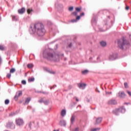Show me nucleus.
Listing matches in <instances>:
<instances>
[{"label": "nucleus", "instance_id": "1", "mask_svg": "<svg viewBox=\"0 0 131 131\" xmlns=\"http://www.w3.org/2000/svg\"><path fill=\"white\" fill-rule=\"evenodd\" d=\"M31 33L33 34L36 33L38 36H43L46 34V29L45 26L41 23H36L31 26Z\"/></svg>", "mask_w": 131, "mask_h": 131}, {"label": "nucleus", "instance_id": "2", "mask_svg": "<svg viewBox=\"0 0 131 131\" xmlns=\"http://www.w3.org/2000/svg\"><path fill=\"white\" fill-rule=\"evenodd\" d=\"M43 56L48 60H52L53 61H58L59 60V55H54L52 52L49 50L45 51L43 53Z\"/></svg>", "mask_w": 131, "mask_h": 131}, {"label": "nucleus", "instance_id": "3", "mask_svg": "<svg viewBox=\"0 0 131 131\" xmlns=\"http://www.w3.org/2000/svg\"><path fill=\"white\" fill-rule=\"evenodd\" d=\"M127 45V41L124 38L119 39L118 41V46L119 49L121 50H123L124 47Z\"/></svg>", "mask_w": 131, "mask_h": 131}, {"label": "nucleus", "instance_id": "4", "mask_svg": "<svg viewBox=\"0 0 131 131\" xmlns=\"http://www.w3.org/2000/svg\"><path fill=\"white\" fill-rule=\"evenodd\" d=\"M124 112H125V108H124L123 106H120L114 111V113L116 115H118L119 113H124Z\"/></svg>", "mask_w": 131, "mask_h": 131}, {"label": "nucleus", "instance_id": "5", "mask_svg": "<svg viewBox=\"0 0 131 131\" xmlns=\"http://www.w3.org/2000/svg\"><path fill=\"white\" fill-rule=\"evenodd\" d=\"M16 123L17 125H23L24 123V121L21 118H18L16 120Z\"/></svg>", "mask_w": 131, "mask_h": 131}, {"label": "nucleus", "instance_id": "6", "mask_svg": "<svg viewBox=\"0 0 131 131\" xmlns=\"http://www.w3.org/2000/svg\"><path fill=\"white\" fill-rule=\"evenodd\" d=\"M107 103L108 105H116L117 101L115 99H111L108 100Z\"/></svg>", "mask_w": 131, "mask_h": 131}, {"label": "nucleus", "instance_id": "7", "mask_svg": "<svg viewBox=\"0 0 131 131\" xmlns=\"http://www.w3.org/2000/svg\"><path fill=\"white\" fill-rule=\"evenodd\" d=\"M78 86L79 88V89H81L82 90H84V89H85V87L86 86V84L80 83L78 84Z\"/></svg>", "mask_w": 131, "mask_h": 131}, {"label": "nucleus", "instance_id": "8", "mask_svg": "<svg viewBox=\"0 0 131 131\" xmlns=\"http://www.w3.org/2000/svg\"><path fill=\"white\" fill-rule=\"evenodd\" d=\"M118 95L119 98H124V97H125V94L124 92H120L118 93Z\"/></svg>", "mask_w": 131, "mask_h": 131}, {"label": "nucleus", "instance_id": "9", "mask_svg": "<svg viewBox=\"0 0 131 131\" xmlns=\"http://www.w3.org/2000/svg\"><path fill=\"white\" fill-rule=\"evenodd\" d=\"M75 121V116L72 115L71 118V124H73Z\"/></svg>", "mask_w": 131, "mask_h": 131}, {"label": "nucleus", "instance_id": "10", "mask_svg": "<svg viewBox=\"0 0 131 131\" xmlns=\"http://www.w3.org/2000/svg\"><path fill=\"white\" fill-rule=\"evenodd\" d=\"M102 122V118H98L96 119L95 124H99V123H101Z\"/></svg>", "mask_w": 131, "mask_h": 131}, {"label": "nucleus", "instance_id": "11", "mask_svg": "<svg viewBox=\"0 0 131 131\" xmlns=\"http://www.w3.org/2000/svg\"><path fill=\"white\" fill-rule=\"evenodd\" d=\"M18 12L19 14H23L24 12H25V8H22L21 9H19L18 10Z\"/></svg>", "mask_w": 131, "mask_h": 131}, {"label": "nucleus", "instance_id": "12", "mask_svg": "<svg viewBox=\"0 0 131 131\" xmlns=\"http://www.w3.org/2000/svg\"><path fill=\"white\" fill-rule=\"evenodd\" d=\"M100 46H101V47H106L107 43L105 41H102L100 42Z\"/></svg>", "mask_w": 131, "mask_h": 131}, {"label": "nucleus", "instance_id": "13", "mask_svg": "<svg viewBox=\"0 0 131 131\" xmlns=\"http://www.w3.org/2000/svg\"><path fill=\"white\" fill-rule=\"evenodd\" d=\"M60 125H61V126H65V125H66V122H65V121H60Z\"/></svg>", "mask_w": 131, "mask_h": 131}, {"label": "nucleus", "instance_id": "14", "mask_svg": "<svg viewBox=\"0 0 131 131\" xmlns=\"http://www.w3.org/2000/svg\"><path fill=\"white\" fill-rule=\"evenodd\" d=\"M61 115L62 117H64V115H66V110H62L61 112Z\"/></svg>", "mask_w": 131, "mask_h": 131}, {"label": "nucleus", "instance_id": "15", "mask_svg": "<svg viewBox=\"0 0 131 131\" xmlns=\"http://www.w3.org/2000/svg\"><path fill=\"white\" fill-rule=\"evenodd\" d=\"M12 125H14V124L12 122H10L7 124V126L8 127H12Z\"/></svg>", "mask_w": 131, "mask_h": 131}, {"label": "nucleus", "instance_id": "16", "mask_svg": "<svg viewBox=\"0 0 131 131\" xmlns=\"http://www.w3.org/2000/svg\"><path fill=\"white\" fill-rule=\"evenodd\" d=\"M28 81H29V82H31L32 81H34V78H33V77H29L28 78Z\"/></svg>", "mask_w": 131, "mask_h": 131}, {"label": "nucleus", "instance_id": "17", "mask_svg": "<svg viewBox=\"0 0 131 131\" xmlns=\"http://www.w3.org/2000/svg\"><path fill=\"white\" fill-rule=\"evenodd\" d=\"M14 72H16V69H15V68H12L10 70V73H14Z\"/></svg>", "mask_w": 131, "mask_h": 131}, {"label": "nucleus", "instance_id": "18", "mask_svg": "<svg viewBox=\"0 0 131 131\" xmlns=\"http://www.w3.org/2000/svg\"><path fill=\"white\" fill-rule=\"evenodd\" d=\"M30 98H27L26 99V101H25V104H28V103H29V102H30Z\"/></svg>", "mask_w": 131, "mask_h": 131}, {"label": "nucleus", "instance_id": "19", "mask_svg": "<svg viewBox=\"0 0 131 131\" xmlns=\"http://www.w3.org/2000/svg\"><path fill=\"white\" fill-rule=\"evenodd\" d=\"M82 74H87V73H89V71L87 70H85L84 71H82Z\"/></svg>", "mask_w": 131, "mask_h": 131}, {"label": "nucleus", "instance_id": "20", "mask_svg": "<svg viewBox=\"0 0 131 131\" xmlns=\"http://www.w3.org/2000/svg\"><path fill=\"white\" fill-rule=\"evenodd\" d=\"M18 98H19V96H18V94H16L14 99L15 101H18Z\"/></svg>", "mask_w": 131, "mask_h": 131}, {"label": "nucleus", "instance_id": "21", "mask_svg": "<svg viewBox=\"0 0 131 131\" xmlns=\"http://www.w3.org/2000/svg\"><path fill=\"white\" fill-rule=\"evenodd\" d=\"M1 51H5V47L3 45H0Z\"/></svg>", "mask_w": 131, "mask_h": 131}, {"label": "nucleus", "instance_id": "22", "mask_svg": "<svg viewBox=\"0 0 131 131\" xmlns=\"http://www.w3.org/2000/svg\"><path fill=\"white\" fill-rule=\"evenodd\" d=\"M100 129H101V128H95L91 129V131H97V130H100Z\"/></svg>", "mask_w": 131, "mask_h": 131}, {"label": "nucleus", "instance_id": "23", "mask_svg": "<svg viewBox=\"0 0 131 131\" xmlns=\"http://www.w3.org/2000/svg\"><path fill=\"white\" fill-rule=\"evenodd\" d=\"M27 67H28V68H32V67H33V64H28V65H27Z\"/></svg>", "mask_w": 131, "mask_h": 131}, {"label": "nucleus", "instance_id": "24", "mask_svg": "<svg viewBox=\"0 0 131 131\" xmlns=\"http://www.w3.org/2000/svg\"><path fill=\"white\" fill-rule=\"evenodd\" d=\"M32 11H33L32 9H27L28 14H30V13H31V12H32Z\"/></svg>", "mask_w": 131, "mask_h": 131}, {"label": "nucleus", "instance_id": "25", "mask_svg": "<svg viewBox=\"0 0 131 131\" xmlns=\"http://www.w3.org/2000/svg\"><path fill=\"white\" fill-rule=\"evenodd\" d=\"M76 11L77 12H80V11H81V8L77 7L76 8Z\"/></svg>", "mask_w": 131, "mask_h": 131}, {"label": "nucleus", "instance_id": "26", "mask_svg": "<svg viewBox=\"0 0 131 131\" xmlns=\"http://www.w3.org/2000/svg\"><path fill=\"white\" fill-rule=\"evenodd\" d=\"M9 103H10V100H9L8 99H6L5 101V104L8 105V104H9Z\"/></svg>", "mask_w": 131, "mask_h": 131}, {"label": "nucleus", "instance_id": "27", "mask_svg": "<svg viewBox=\"0 0 131 131\" xmlns=\"http://www.w3.org/2000/svg\"><path fill=\"white\" fill-rule=\"evenodd\" d=\"M72 15H73V16H77V12L75 11L74 12H72Z\"/></svg>", "mask_w": 131, "mask_h": 131}, {"label": "nucleus", "instance_id": "28", "mask_svg": "<svg viewBox=\"0 0 131 131\" xmlns=\"http://www.w3.org/2000/svg\"><path fill=\"white\" fill-rule=\"evenodd\" d=\"M80 17H81L80 15V16H77L76 18V19L77 20V21H78V20L80 19Z\"/></svg>", "mask_w": 131, "mask_h": 131}, {"label": "nucleus", "instance_id": "29", "mask_svg": "<svg viewBox=\"0 0 131 131\" xmlns=\"http://www.w3.org/2000/svg\"><path fill=\"white\" fill-rule=\"evenodd\" d=\"M21 95H22V92L21 91H19L17 94V96H18V97L21 96Z\"/></svg>", "mask_w": 131, "mask_h": 131}, {"label": "nucleus", "instance_id": "30", "mask_svg": "<svg viewBox=\"0 0 131 131\" xmlns=\"http://www.w3.org/2000/svg\"><path fill=\"white\" fill-rule=\"evenodd\" d=\"M69 10L71 11H73V7H70L69 8Z\"/></svg>", "mask_w": 131, "mask_h": 131}, {"label": "nucleus", "instance_id": "31", "mask_svg": "<svg viewBox=\"0 0 131 131\" xmlns=\"http://www.w3.org/2000/svg\"><path fill=\"white\" fill-rule=\"evenodd\" d=\"M124 86H125V89H127L128 85H127V82L124 83Z\"/></svg>", "mask_w": 131, "mask_h": 131}, {"label": "nucleus", "instance_id": "32", "mask_svg": "<svg viewBox=\"0 0 131 131\" xmlns=\"http://www.w3.org/2000/svg\"><path fill=\"white\" fill-rule=\"evenodd\" d=\"M71 22L74 23L75 22H77V20L76 19H72L71 20Z\"/></svg>", "mask_w": 131, "mask_h": 131}, {"label": "nucleus", "instance_id": "33", "mask_svg": "<svg viewBox=\"0 0 131 131\" xmlns=\"http://www.w3.org/2000/svg\"><path fill=\"white\" fill-rule=\"evenodd\" d=\"M7 78H11V74H8L7 75Z\"/></svg>", "mask_w": 131, "mask_h": 131}, {"label": "nucleus", "instance_id": "34", "mask_svg": "<svg viewBox=\"0 0 131 131\" xmlns=\"http://www.w3.org/2000/svg\"><path fill=\"white\" fill-rule=\"evenodd\" d=\"M21 83L23 84H26V81H25V80L21 81Z\"/></svg>", "mask_w": 131, "mask_h": 131}, {"label": "nucleus", "instance_id": "35", "mask_svg": "<svg viewBox=\"0 0 131 131\" xmlns=\"http://www.w3.org/2000/svg\"><path fill=\"white\" fill-rule=\"evenodd\" d=\"M125 10H126V11H128V10H129V7L128 6H126L125 7Z\"/></svg>", "mask_w": 131, "mask_h": 131}, {"label": "nucleus", "instance_id": "36", "mask_svg": "<svg viewBox=\"0 0 131 131\" xmlns=\"http://www.w3.org/2000/svg\"><path fill=\"white\" fill-rule=\"evenodd\" d=\"M12 19L13 21H16V16H12Z\"/></svg>", "mask_w": 131, "mask_h": 131}, {"label": "nucleus", "instance_id": "37", "mask_svg": "<svg viewBox=\"0 0 131 131\" xmlns=\"http://www.w3.org/2000/svg\"><path fill=\"white\" fill-rule=\"evenodd\" d=\"M127 93L129 95V96H130V97H131V92H130V91H127Z\"/></svg>", "mask_w": 131, "mask_h": 131}, {"label": "nucleus", "instance_id": "38", "mask_svg": "<svg viewBox=\"0 0 131 131\" xmlns=\"http://www.w3.org/2000/svg\"><path fill=\"white\" fill-rule=\"evenodd\" d=\"M50 73H51L52 74H56V72H54L53 71L50 72Z\"/></svg>", "mask_w": 131, "mask_h": 131}, {"label": "nucleus", "instance_id": "39", "mask_svg": "<svg viewBox=\"0 0 131 131\" xmlns=\"http://www.w3.org/2000/svg\"><path fill=\"white\" fill-rule=\"evenodd\" d=\"M80 16L81 17H82V16H84V13H83V12L81 13L80 14Z\"/></svg>", "mask_w": 131, "mask_h": 131}, {"label": "nucleus", "instance_id": "40", "mask_svg": "<svg viewBox=\"0 0 131 131\" xmlns=\"http://www.w3.org/2000/svg\"><path fill=\"white\" fill-rule=\"evenodd\" d=\"M76 101L77 102H78V101H79V100H78V98H76Z\"/></svg>", "mask_w": 131, "mask_h": 131}, {"label": "nucleus", "instance_id": "41", "mask_svg": "<svg viewBox=\"0 0 131 131\" xmlns=\"http://www.w3.org/2000/svg\"><path fill=\"white\" fill-rule=\"evenodd\" d=\"M29 126H30V127H31V123H29Z\"/></svg>", "mask_w": 131, "mask_h": 131}, {"label": "nucleus", "instance_id": "42", "mask_svg": "<svg viewBox=\"0 0 131 131\" xmlns=\"http://www.w3.org/2000/svg\"><path fill=\"white\" fill-rule=\"evenodd\" d=\"M39 102L40 103H41L42 101H41V100H39Z\"/></svg>", "mask_w": 131, "mask_h": 131}, {"label": "nucleus", "instance_id": "43", "mask_svg": "<svg viewBox=\"0 0 131 131\" xmlns=\"http://www.w3.org/2000/svg\"><path fill=\"white\" fill-rule=\"evenodd\" d=\"M69 47H71V44L69 46Z\"/></svg>", "mask_w": 131, "mask_h": 131}, {"label": "nucleus", "instance_id": "44", "mask_svg": "<svg viewBox=\"0 0 131 131\" xmlns=\"http://www.w3.org/2000/svg\"><path fill=\"white\" fill-rule=\"evenodd\" d=\"M110 94H111V92H110Z\"/></svg>", "mask_w": 131, "mask_h": 131}, {"label": "nucleus", "instance_id": "45", "mask_svg": "<svg viewBox=\"0 0 131 131\" xmlns=\"http://www.w3.org/2000/svg\"><path fill=\"white\" fill-rule=\"evenodd\" d=\"M57 131H59V130H58Z\"/></svg>", "mask_w": 131, "mask_h": 131}]
</instances>
